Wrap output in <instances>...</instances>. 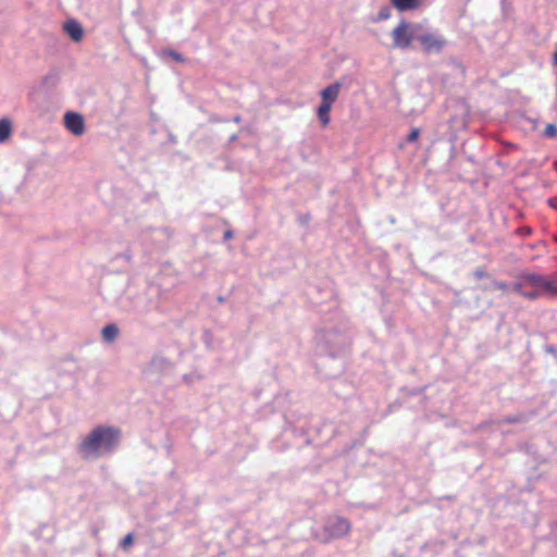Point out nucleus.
<instances>
[{
  "label": "nucleus",
  "instance_id": "5701e85b",
  "mask_svg": "<svg viewBox=\"0 0 557 557\" xmlns=\"http://www.w3.org/2000/svg\"><path fill=\"white\" fill-rule=\"evenodd\" d=\"M224 236H225V238H231L232 237V233L230 231H227Z\"/></svg>",
  "mask_w": 557,
  "mask_h": 557
},
{
  "label": "nucleus",
  "instance_id": "dca6fc26",
  "mask_svg": "<svg viewBox=\"0 0 557 557\" xmlns=\"http://www.w3.org/2000/svg\"><path fill=\"white\" fill-rule=\"evenodd\" d=\"M168 54H169L173 60H175L176 62L182 63V62H184V61H185L184 57H183L181 53H178V52H176V51H174V50H169V51H168Z\"/></svg>",
  "mask_w": 557,
  "mask_h": 557
},
{
  "label": "nucleus",
  "instance_id": "412c9836",
  "mask_svg": "<svg viewBox=\"0 0 557 557\" xmlns=\"http://www.w3.org/2000/svg\"><path fill=\"white\" fill-rule=\"evenodd\" d=\"M553 61H554V64L557 66V51H556V52H555V54H554V59H553Z\"/></svg>",
  "mask_w": 557,
  "mask_h": 557
},
{
  "label": "nucleus",
  "instance_id": "a211bd4d",
  "mask_svg": "<svg viewBox=\"0 0 557 557\" xmlns=\"http://www.w3.org/2000/svg\"><path fill=\"white\" fill-rule=\"evenodd\" d=\"M474 276L476 278H483V277H486L487 276V273L484 271V270H476L474 272Z\"/></svg>",
  "mask_w": 557,
  "mask_h": 557
},
{
  "label": "nucleus",
  "instance_id": "6ab92c4d",
  "mask_svg": "<svg viewBox=\"0 0 557 557\" xmlns=\"http://www.w3.org/2000/svg\"><path fill=\"white\" fill-rule=\"evenodd\" d=\"M519 421H521L520 418H508V419H506V422H508V423H516V422H519Z\"/></svg>",
  "mask_w": 557,
  "mask_h": 557
},
{
  "label": "nucleus",
  "instance_id": "1a4fd4ad",
  "mask_svg": "<svg viewBox=\"0 0 557 557\" xmlns=\"http://www.w3.org/2000/svg\"><path fill=\"white\" fill-rule=\"evenodd\" d=\"M391 4L399 12L414 11L421 8L422 0H389Z\"/></svg>",
  "mask_w": 557,
  "mask_h": 557
},
{
  "label": "nucleus",
  "instance_id": "0eeeda50",
  "mask_svg": "<svg viewBox=\"0 0 557 557\" xmlns=\"http://www.w3.org/2000/svg\"><path fill=\"white\" fill-rule=\"evenodd\" d=\"M64 125L74 135L79 136L85 132L84 119L75 112H66L64 114Z\"/></svg>",
  "mask_w": 557,
  "mask_h": 557
},
{
  "label": "nucleus",
  "instance_id": "f03ea898",
  "mask_svg": "<svg viewBox=\"0 0 557 557\" xmlns=\"http://www.w3.org/2000/svg\"><path fill=\"white\" fill-rule=\"evenodd\" d=\"M121 431L113 426L95 428L79 444V451L84 458L99 457L111 451L120 441Z\"/></svg>",
  "mask_w": 557,
  "mask_h": 557
},
{
  "label": "nucleus",
  "instance_id": "39448f33",
  "mask_svg": "<svg viewBox=\"0 0 557 557\" xmlns=\"http://www.w3.org/2000/svg\"><path fill=\"white\" fill-rule=\"evenodd\" d=\"M425 53L441 52L447 41L442 35L425 33L416 38Z\"/></svg>",
  "mask_w": 557,
  "mask_h": 557
},
{
  "label": "nucleus",
  "instance_id": "f8f14e48",
  "mask_svg": "<svg viewBox=\"0 0 557 557\" xmlns=\"http://www.w3.org/2000/svg\"><path fill=\"white\" fill-rule=\"evenodd\" d=\"M488 288L490 289H499L503 293H507L509 289V286L505 282L494 280V281H492L491 286Z\"/></svg>",
  "mask_w": 557,
  "mask_h": 557
},
{
  "label": "nucleus",
  "instance_id": "20e7f679",
  "mask_svg": "<svg viewBox=\"0 0 557 557\" xmlns=\"http://www.w3.org/2000/svg\"><path fill=\"white\" fill-rule=\"evenodd\" d=\"M411 23L401 20L392 32L393 45L395 48L407 49L417 38L413 35Z\"/></svg>",
  "mask_w": 557,
  "mask_h": 557
},
{
  "label": "nucleus",
  "instance_id": "9d476101",
  "mask_svg": "<svg viewBox=\"0 0 557 557\" xmlns=\"http://www.w3.org/2000/svg\"><path fill=\"white\" fill-rule=\"evenodd\" d=\"M119 335V329L114 324H108L102 329V337L107 342L114 341Z\"/></svg>",
  "mask_w": 557,
  "mask_h": 557
},
{
  "label": "nucleus",
  "instance_id": "f3484780",
  "mask_svg": "<svg viewBox=\"0 0 557 557\" xmlns=\"http://www.w3.org/2000/svg\"><path fill=\"white\" fill-rule=\"evenodd\" d=\"M389 16H391V13H389L388 9H384V10L380 11V13H379V18L380 20H386Z\"/></svg>",
  "mask_w": 557,
  "mask_h": 557
},
{
  "label": "nucleus",
  "instance_id": "f257e3e1",
  "mask_svg": "<svg viewBox=\"0 0 557 557\" xmlns=\"http://www.w3.org/2000/svg\"><path fill=\"white\" fill-rule=\"evenodd\" d=\"M512 290L530 300L541 297L557 298V275L549 277L536 273H523L513 283Z\"/></svg>",
  "mask_w": 557,
  "mask_h": 557
},
{
  "label": "nucleus",
  "instance_id": "4468645a",
  "mask_svg": "<svg viewBox=\"0 0 557 557\" xmlns=\"http://www.w3.org/2000/svg\"><path fill=\"white\" fill-rule=\"evenodd\" d=\"M134 542V537H133V534L128 533L126 534L123 540L121 541V547L123 549H127Z\"/></svg>",
  "mask_w": 557,
  "mask_h": 557
},
{
  "label": "nucleus",
  "instance_id": "ddd939ff",
  "mask_svg": "<svg viewBox=\"0 0 557 557\" xmlns=\"http://www.w3.org/2000/svg\"><path fill=\"white\" fill-rule=\"evenodd\" d=\"M543 134L548 138H555L557 136V126L555 124H547Z\"/></svg>",
  "mask_w": 557,
  "mask_h": 557
},
{
  "label": "nucleus",
  "instance_id": "6e6552de",
  "mask_svg": "<svg viewBox=\"0 0 557 557\" xmlns=\"http://www.w3.org/2000/svg\"><path fill=\"white\" fill-rule=\"evenodd\" d=\"M64 32L75 42H79L83 39L84 30L82 25L75 20H69L63 25Z\"/></svg>",
  "mask_w": 557,
  "mask_h": 557
},
{
  "label": "nucleus",
  "instance_id": "423d86ee",
  "mask_svg": "<svg viewBox=\"0 0 557 557\" xmlns=\"http://www.w3.org/2000/svg\"><path fill=\"white\" fill-rule=\"evenodd\" d=\"M351 524L343 517H334L327 520L324 531L331 537H343L350 533Z\"/></svg>",
  "mask_w": 557,
  "mask_h": 557
},
{
  "label": "nucleus",
  "instance_id": "aec40b11",
  "mask_svg": "<svg viewBox=\"0 0 557 557\" xmlns=\"http://www.w3.org/2000/svg\"><path fill=\"white\" fill-rule=\"evenodd\" d=\"M528 292H537V287H527Z\"/></svg>",
  "mask_w": 557,
  "mask_h": 557
},
{
  "label": "nucleus",
  "instance_id": "2eb2a0df",
  "mask_svg": "<svg viewBox=\"0 0 557 557\" xmlns=\"http://www.w3.org/2000/svg\"><path fill=\"white\" fill-rule=\"evenodd\" d=\"M420 136V129L419 128H412L407 137V141L412 143L416 141Z\"/></svg>",
  "mask_w": 557,
  "mask_h": 557
},
{
  "label": "nucleus",
  "instance_id": "9b49d317",
  "mask_svg": "<svg viewBox=\"0 0 557 557\" xmlns=\"http://www.w3.org/2000/svg\"><path fill=\"white\" fill-rule=\"evenodd\" d=\"M12 125L8 119L0 120V143H3L11 135Z\"/></svg>",
  "mask_w": 557,
  "mask_h": 557
},
{
  "label": "nucleus",
  "instance_id": "7ed1b4c3",
  "mask_svg": "<svg viewBox=\"0 0 557 557\" xmlns=\"http://www.w3.org/2000/svg\"><path fill=\"white\" fill-rule=\"evenodd\" d=\"M341 87L342 84L339 82H335L322 89L320 92L322 101L318 108L317 115L323 127L330 124V111L333 103L338 98Z\"/></svg>",
  "mask_w": 557,
  "mask_h": 557
},
{
  "label": "nucleus",
  "instance_id": "4be33fe9",
  "mask_svg": "<svg viewBox=\"0 0 557 557\" xmlns=\"http://www.w3.org/2000/svg\"><path fill=\"white\" fill-rule=\"evenodd\" d=\"M548 203H549V206H552L554 208L556 207L555 201L553 199H548Z\"/></svg>",
  "mask_w": 557,
  "mask_h": 557
}]
</instances>
